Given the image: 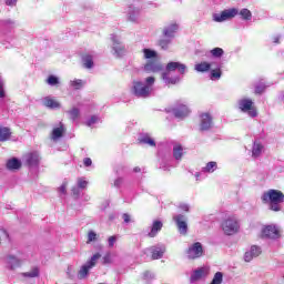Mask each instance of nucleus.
<instances>
[{
  "label": "nucleus",
  "mask_w": 284,
  "mask_h": 284,
  "mask_svg": "<svg viewBox=\"0 0 284 284\" xmlns=\"http://www.w3.org/2000/svg\"><path fill=\"white\" fill-rule=\"evenodd\" d=\"M64 132H65V128H63V123H60L59 128L53 129L51 133V139L53 141H57V139H61V136H63Z\"/></svg>",
  "instance_id": "aec40b11"
},
{
  "label": "nucleus",
  "mask_w": 284,
  "mask_h": 284,
  "mask_svg": "<svg viewBox=\"0 0 284 284\" xmlns=\"http://www.w3.org/2000/svg\"><path fill=\"white\" fill-rule=\"evenodd\" d=\"M99 284H104V283H99Z\"/></svg>",
  "instance_id": "0e129e2a"
},
{
  "label": "nucleus",
  "mask_w": 284,
  "mask_h": 284,
  "mask_svg": "<svg viewBox=\"0 0 284 284\" xmlns=\"http://www.w3.org/2000/svg\"><path fill=\"white\" fill-rule=\"evenodd\" d=\"M82 61H83L84 68H87L88 70L94 68V61L92 60V55L83 54L82 55Z\"/></svg>",
  "instance_id": "b1692460"
},
{
  "label": "nucleus",
  "mask_w": 284,
  "mask_h": 284,
  "mask_svg": "<svg viewBox=\"0 0 284 284\" xmlns=\"http://www.w3.org/2000/svg\"><path fill=\"white\" fill-rule=\"evenodd\" d=\"M156 81V79H154V77H148L145 79V83L144 85H149V88H152L153 83Z\"/></svg>",
  "instance_id": "09e8293b"
},
{
  "label": "nucleus",
  "mask_w": 284,
  "mask_h": 284,
  "mask_svg": "<svg viewBox=\"0 0 284 284\" xmlns=\"http://www.w3.org/2000/svg\"><path fill=\"white\" fill-rule=\"evenodd\" d=\"M203 276H205V268H203V267L197 268L191 275V281L193 283L196 282V281H201V278H203Z\"/></svg>",
  "instance_id": "5701e85b"
},
{
  "label": "nucleus",
  "mask_w": 284,
  "mask_h": 284,
  "mask_svg": "<svg viewBox=\"0 0 284 284\" xmlns=\"http://www.w3.org/2000/svg\"><path fill=\"white\" fill-rule=\"evenodd\" d=\"M60 194H68V182H63L62 185L59 187Z\"/></svg>",
  "instance_id": "a18cd8bd"
},
{
  "label": "nucleus",
  "mask_w": 284,
  "mask_h": 284,
  "mask_svg": "<svg viewBox=\"0 0 284 284\" xmlns=\"http://www.w3.org/2000/svg\"><path fill=\"white\" fill-rule=\"evenodd\" d=\"M261 236L262 239H281V229L274 224L265 225L262 229Z\"/></svg>",
  "instance_id": "0eeeda50"
},
{
  "label": "nucleus",
  "mask_w": 284,
  "mask_h": 284,
  "mask_svg": "<svg viewBox=\"0 0 284 284\" xmlns=\"http://www.w3.org/2000/svg\"><path fill=\"white\" fill-rule=\"evenodd\" d=\"M99 239V235L94 231H89L87 243L90 244Z\"/></svg>",
  "instance_id": "e433bc0d"
},
{
  "label": "nucleus",
  "mask_w": 284,
  "mask_h": 284,
  "mask_svg": "<svg viewBox=\"0 0 284 284\" xmlns=\"http://www.w3.org/2000/svg\"><path fill=\"white\" fill-rule=\"evenodd\" d=\"M43 105L45 108H50L51 110H57L61 108V104L54 100V98L45 97L43 101Z\"/></svg>",
  "instance_id": "a211bd4d"
},
{
  "label": "nucleus",
  "mask_w": 284,
  "mask_h": 284,
  "mask_svg": "<svg viewBox=\"0 0 284 284\" xmlns=\"http://www.w3.org/2000/svg\"><path fill=\"white\" fill-rule=\"evenodd\" d=\"M99 121V118L97 115H92L91 119L87 122L88 128H92L94 123Z\"/></svg>",
  "instance_id": "c03bdc74"
},
{
  "label": "nucleus",
  "mask_w": 284,
  "mask_h": 284,
  "mask_svg": "<svg viewBox=\"0 0 284 284\" xmlns=\"http://www.w3.org/2000/svg\"><path fill=\"white\" fill-rule=\"evenodd\" d=\"M173 156L176 161H181V159H183V146L181 144H176L173 148Z\"/></svg>",
  "instance_id": "bb28decb"
},
{
  "label": "nucleus",
  "mask_w": 284,
  "mask_h": 284,
  "mask_svg": "<svg viewBox=\"0 0 284 284\" xmlns=\"http://www.w3.org/2000/svg\"><path fill=\"white\" fill-rule=\"evenodd\" d=\"M261 152H263V146L261 143H255L253 145L252 154L253 156H261Z\"/></svg>",
  "instance_id": "72a5a7b5"
},
{
  "label": "nucleus",
  "mask_w": 284,
  "mask_h": 284,
  "mask_svg": "<svg viewBox=\"0 0 284 284\" xmlns=\"http://www.w3.org/2000/svg\"><path fill=\"white\" fill-rule=\"evenodd\" d=\"M9 261H16L17 265H19V261H17L14 256H9Z\"/></svg>",
  "instance_id": "bf43d9fd"
},
{
  "label": "nucleus",
  "mask_w": 284,
  "mask_h": 284,
  "mask_svg": "<svg viewBox=\"0 0 284 284\" xmlns=\"http://www.w3.org/2000/svg\"><path fill=\"white\" fill-rule=\"evenodd\" d=\"M2 234H4L7 239L10 236L6 230H2Z\"/></svg>",
  "instance_id": "680f3d73"
},
{
  "label": "nucleus",
  "mask_w": 284,
  "mask_h": 284,
  "mask_svg": "<svg viewBox=\"0 0 284 284\" xmlns=\"http://www.w3.org/2000/svg\"><path fill=\"white\" fill-rule=\"evenodd\" d=\"M265 92V85H257L255 88V94H263Z\"/></svg>",
  "instance_id": "8fccbe9b"
},
{
  "label": "nucleus",
  "mask_w": 284,
  "mask_h": 284,
  "mask_svg": "<svg viewBox=\"0 0 284 284\" xmlns=\"http://www.w3.org/2000/svg\"><path fill=\"white\" fill-rule=\"evenodd\" d=\"M39 153L38 152H31L26 155V162L28 165H39Z\"/></svg>",
  "instance_id": "f3484780"
},
{
  "label": "nucleus",
  "mask_w": 284,
  "mask_h": 284,
  "mask_svg": "<svg viewBox=\"0 0 284 284\" xmlns=\"http://www.w3.org/2000/svg\"><path fill=\"white\" fill-rule=\"evenodd\" d=\"M252 256H258L261 254V247L254 245L251 247Z\"/></svg>",
  "instance_id": "49530a36"
},
{
  "label": "nucleus",
  "mask_w": 284,
  "mask_h": 284,
  "mask_svg": "<svg viewBox=\"0 0 284 284\" xmlns=\"http://www.w3.org/2000/svg\"><path fill=\"white\" fill-rule=\"evenodd\" d=\"M179 30V24L173 23L169 28L163 30L164 39H160L158 42V45L162 50H168L170 48V44L172 43V39H174V32Z\"/></svg>",
  "instance_id": "7ed1b4c3"
},
{
  "label": "nucleus",
  "mask_w": 284,
  "mask_h": 284,
  "mask_svg": "<svg viewBox=\"0 0 284 284\" xmlns=\"http://www.w3.org/2000/svg\"><path fill=\"white\" fill-rule=\"evenodd\" d=\"M91 270L92 268L88 263L83 264L78 272V278H80V281H83V278H88V274H90Z\"/></svg>",
  "instance_id": "6ab92c4d"
},
{
  "label": "nucleus",
  "mask_w": 284,
  "mask_h": 284,
  "mask_svg": "<svg viewBox=\"0 0 284 284\" xmlns=\"http://www.w3.org/2000/svg\"><path fill=\"white\" fill-rule=\"evenodd\" d=\"M222 74L223 72L221 71V69H214L211 71V79H221Z\"/></svg>",
  "instance_id": "ea45409f"
},
{
  "label": "nucleus",
  "mask_w": 284,
  "mask_h": 284,
  "mask_svg": "<svg viewBox=\"0 0 284 284\" xmlns=\"http://www.w3.org/2000/svg\"><path fill=\"white\" fill-rule=\"evenodd\" d=\"M161 70H163V64L159 62V58L155 60H148V62L144 64V71H146L149 74H155L156 72H161Z\"/></svg>",
  "instance_id": "9d476101"
},
{
  "label": "nucleus",
  "mask_w": 284,
  "mask_h": 284,
  "mask_svg": "<svg viewBox=\"0 0 284 284\" xmlns=\"http://www.w3.org/2000/svg\"><path fill=\"white\" fill-rule=\"evenodd\" d=\"M221 283H223V273L216 272L210 284H221Z\"/></svg>",
  "instance_id": "c9c22d12"
},
{
  "label": "nucleus",
  "mask_w": 284,
  "mask_h": 284,
  "mask_svg": "<svg viewBox=\"0 0 284 284\" xmlns=\"http://www.w3.org/2000/svg\"><path fill=\"white\" fill-rule=\"evenodd\" d=\"M99 258H101V253H95L92 255L90 261L87 262L89 267L92 270V267H97V263H99Z\"/></svg>",
  "instance_id": "c85d7f7f"
},
{
  "label": "nucleus",
  "mask_w": 284,
  "mask_h": 284,
  "mask_svg": "<svg viewBox=\"0 0 284 284\" xmlns=\"http://www.w3.org/2000/svg\"><path fill=\"white\" fill-rule=\"evenodd\" d=\"M200 119V130L202 132H205V130H210V128H212V115L210 113H202Z\"/></svg>",
  "instance_id": "9b49d317"
},
{
  "label": "nucleus",
  "mask_w": 284,
  "mask_h": 284,
  "mask_svg": "<svg viewBox=\"0 0 284 284\" xmlns=\"http://www.w3.org/2000/svg\"><path fill=\"white\" fill-rule=\"evenodd\" d=\"M71 85L75 89V90H81V88H83V81L82 80H74Z\"/></svg>",
  "instance_id": "37998d69"
},
{
  "label": "nucleus",
  "mask_w": 284,
  "mask_h": 284,
  "mask_svg": "<svg viewBox=\"0 0 284 284\" xmlns=\"http://www.w3.org/2000/svg\"><path fill=\"white\" fill-rule=\"evenodd\" d=\"M12 136V132L10 131V128L3 126L0 128V141H9V139Z\"/></svg>",
  "instance_id": "4be33fe9"
},
{
  "label": "nucleus",
  "mask_w": 284,
  "mask_h": 284,
  "mask_svg": "<svg viewBox=\"0 0 284 284\" xmlns=\"http://www.w3.org/2000/svg\"><path fill=\"white\" fill-rule=\"evenodd\" d=\"M162 79L166 85H176V83H179V78H170L168 72L162 73Z\"/></svg>",
  "instance_id": "393cba45"
},
{
  "label": "nucleus",
  "mask_w": 284,
  "mask_h": 284,
  "mask_svg": "<svg viewBox=\"0 0 284 284\" xmlns=\"http://www.w3.org/2000/svg\"><path fill=\"white\" fill-rule=\"evenodd\" d=\"M262 203L268 205L272 212H281V203H284V193L281 190L270 189L262 194Z\"/></svg>",
  "instance_id": "f257e3e1"
},
{
  "label": "nucleus",
  "mask_w": 284,
  "mask_h": 284,
  "mask_svg": "<svg viewBox=\"0 0 284 284\" xmlns=\"http://www.w3.org/2000/svg\"><path fill=\"white\" fill-rule=\"evenodd\" d=\"M116 243V236L112 235L109 237V247H114V244Z\"/></svg>",
  "instance_id": "864d4df0"
},
{
  "label": "nucleus",
  "mask_w": 284,
  "mask_h": 284,
  "mask_svg": "<svg viewBox=\"0 0 284 284\" xmlns=\"http://www.w3.org/2000/svg\"><path fill=\"white\" fill-rule=\"evenodd\" d=\"M216 168H219L216 162L211 161V162L206 163L205 168L203 169V172H207L209 174H212V172H214L216 170Z\"/></svg>",
  "instance_id": "c756f323"
},
{
  "label": "nucleus",
  "mask_w": 284,
  "mask_h": 284,
  "mask_svg": "<svg viewBox=\"0 0 284 284\" xmlns=\"http://www.w3.org/2000/svg\"><path fill=\"white\" fill-rule=\"evenodd\" d=\"M144 59H148L149 61H153L158 59L156 51L151 49H143Z\"/></svg>",
  "instance_id": "cd10ccee"
},
{
  "label": "nucleus",
  "mask_w": 284,
  "mask_h": 284,
  "mask_svg": "<svg viewBox=\"0 0 284 284\" xmlns=\"http://www.w3.org/2000/svg\"><path fill=\"white\" fill-rule=\"evenodd\" d=\"M102 265H108L110 263H112V256L110 255V253H106L102 260H101Z\"/></svg>",
  "instance_id": "a19ab883"
},
{
  "label": "nucleus",
  "mask_w": 284,
  "mask_h": 284,
  "mask_svg": "<svg viewBox=\"0 0 284 284\" xmlns=\"http://www.w3.org/2000/svg\"><path fill=\"white\" fill-rule=\"evenodd\" d=\"M113 51L118 59L125 57V45L121 44V42L116 39H113Z\"/></svg>",
  "instance_id": "2eb2a0df"
},
{
  "label": "nucleus",
  "mask_w": 284,
  "mask_h": 284,
  "mask_svg": "<svg viewBox=\"0 0 284 284\" xmlns=\"http://www.w3.org/2000/svg\"><path fill=\"white\" fill-rule=\"evenodd\" d=\"M212 64L209 62H200L195 64L196 72H210Z\"/></svg>",
  "instance_id": "a878e982"
},
{
  "label": "nucleus",
  "mask_w": 284,
  "mask_h": 284,
  "mask_svg": "<svg viewBox=\"0 0 284 284\" xmlns=\"http://www.w3.org/2000/svg\"><path fill=\"white\" fill-rule=\"evenodd\" d=\"M131 92L138 99H148V97H150L152 93V88H150V85L143 84L141 81L134 80Z\"/></svg>",
  "instance_id": "20e7f679"
},
{
  "label": "nucleus",
  "mask_w": 284,
  "mask_h": 284,
  "mask_svg": "<svg viewBox=\"0 0 284 284\" xmlns=\"http://www.w3.org/2000/svg\"><path fill=\"white\" fill-rule=\"evenodd\" d=\"M139 143L142 145H150V148H156V142L150 134H144L138 139Z\"/></svg>",
  "instance_id": "dca6fc26"
},
{
  "label": "nucleus",
  "mask_w": 284,
  "mask_h": 284,
  "mask_svg": "<svg viewBox=\"0 0 284 284\" xmlns=\"http://www.w3.org/2000/svg\"><path fill=\"white\" fill-rule=\"evenodd\" d=\"M78 187H80V190H85L88 187V181H85L84 178H79Z\"/></svg>",
  "instance_id": "58836bf2"
},
{
  "label": "nucleus",
  "mask_w": 284,
  "mask_h": 284,
  "mask_svg": "<svg viewBox=\"0 0 284 284\" xmlns=\"http://www.w3.org/2000/svg\"><path fill=\"white\" fill-rule=\"evenodd\" d=\"M122 219H123L124 223H130V215L128 213H124L122 215Z\"/></svg>",
  "instance_id": "4d7b16f0"
},
{
  "label": "nucleus",
  "mask_w": 284,
  "mask_h": 284,
  "mask_svg": "<svg viewBox=\"0 0 284 284\" xmlns=\"http://www.w3.org/2000/svg\"><path fill=\"white\" fill-rule=\"evenodd\" d=\"M221 230L225 236H234V234H239L241 224H239L236 216L230 215L221 222Z\"/></svg>",
  "instance_id": "f03ea898"
},
{
  "label": "nucleus",
  "mask_w": 284,
  "mask_h": 284,
  "mask_svg": "<svg viewBox=\"0 0 284 284\" xmlns=\"http://www.w3.org/2000/svg\"><path fill=\"white\" fill-rule=\"evenodd\" d=\"M163 254H165V248L153 250L152 251V260L153 261H159V258H163Z\"/></svg>",
  "instance_id": "2f4dec72"
},
{
  "label": "nucleus",
  "mask_w": 284,
  "mask_h": 284,
  "mask_svg": "<svg viewBox=\"0 0 284 284\" xmlns=\"http://www.w3.org/2000/svg\"><path fill=\"white\" fill-rule=\"evenodd\" d=\"M240 14H241L242 19H244V21L252 20V11H250L248 9H242L240 11Z\"/></svg>",
  "instance_id": "473e14b6"
},
{
  "label": "nucleus",
  "mask_w": 284,
  "mask_h": 284,
  "mask_svg": "<svg viewBox=\"0 0 284 284\" xmlns=\"http://www.w3.org/2000/svg\"><path fill=\"white\" fill-rule=\"evenodd\" d=\"M6 6H17V0H6Z\"/></svg>",
  "instance_id": "6e6d98bb"
},
{
  "label": "nucleus",
  "mask_w": 284,
  "mask_h": 284,
  "mask_svg": "<svg viewBox=\"0 0 284 284\" xmlns=\"http://www.w3.org/2000/svg\"><path fill=\"white\" fill-rule=\"evenodd\" d=\"M0 99H6V90L3 89V80L0 77Z\"/></svg>",
  "instance_id": "de8ad7c7"
},
{
  "label": "nucleus",
  "mask_w": 284,
  "mask_h": 284,
  "mask_svg": "<svg viewBox=\"0 0 284 284\" xmlns=\"http://www.w3.org/2000/svg\"><path fill=\"white\" fill-rule=\"evenodd\" d=\"M47 83L49 85H59V78H57L55 75H49L47 79Z\"/></svg>",
  "instance_id": "4c0bfd02"
},
{
  "label": "nucleus",
  "mask_w": 284,
  "mask_h": 284,
  "mask_svg": "<svg viewBox=\"0 0 284 284\" xmlns=\"http://www.w3.org/2000/svg\"><path fill=\"white\" fill-rule=\"evenodd\" d=\"M187 257L194 261V258H201L203 256V245L200 242H195L186 251Z\"/></svg>",
  "instance_id": "6e6552de"
},
{
  "label": "nucleus",
  "mask_w": 284,
  "mask_h": 284,
  "mask_svg": "<svg viewBox=\"0 0 284 284\" xmlns=\"http://www.w3.org/2000/svg\"><path fill=\"white\" fill-rule=\"evenodd\" d=\"M70 119H72V121H77V119H79V116H81V111L78 108H73L70 111H68Z\"/></svg>",
  "instance_id": "7c9ffc66"
},
{
  "label": "nucleus",
  "mask_w": 284,
  "mask_h": 284,
  "mask_svg": "<svg viewBox=\"0 0 284 284\" xmlns=\"http://www.w3.org/2000/svg\"><path fill=\"white\" fill-rule=\"evenodd\" d=\"M236 14H239V9H226L221 13H214L213 21H215V23H223V21H230V19H234Z\"/></svg>",
  "instance_id": "423d86ee"
},
{
  "label": "nucleus",
  "mask_w": 284,
  "mask_h": 284,
  "mask_svg": "<svg viewBox=\"0 0 284 284\" xmlns=\"http://www.w3.org/2000/svg\"><path fill=\"white\" fill-rule=\"evenodd\" d=\"M73 196H75V199H79V194H81V191L79 190V187L73 186L71 190Z\"/></svg>",
  "instance_id": "603ef678"
},
{
  "label": "nucleus",
  "mask_w": 284,
  "mask_h": 284,
  "mask_svg": "<svg viewBox=\"0 0 284 284\" xmlns=\"http://www.w3.org/2000/svg\"><path fill=\"white\" fill-rule=\"evenodd\" d=\"M174 116L176 119H185L190 114V109L185 104H180L178 108L173 109Z\"/></svg>",
  "instance_id": "4468645a"
},
{
  "label": "nucleus",
  "mask_w": 284,
  "mask_h": 284,
  "mask_svg": "<svg viewBox=\"0 0 284 284\" xmlns=\"http://www.w3.org/2000/svg\"><path fill=\"white\" fill-rule=\"evenodd\" d=\"M239 108L241 112H246L248 116H252V119L258 116V112L256 111V106L254 105V101H252V99L244 98L240 100Z\"/></svg>",
  "instance_id": "39448f33"
},
{
  "label": "nucleus",
  "mask_w": 284,
  "mask_h": 284,
  "mask_svg": "<svg viewBox=\"0 0 284 284\" xmlns=\"http://www.w3.org/2000/svg\"><path fill=\"white\" fill-rule=\"evenodd\" d=\"M7 170H20L21 168V161L17 158H12L7 161Z\"/></svg>",
  "instance_id": "412c9836"
},
{
  "label": "nucleus",
  "mask_w": 284,
  "mask_h": 284,
  "mask_svg": "<svg viewBox=\"0 0 284 284\" xmlns=\"http://www.w3.org/2000/svg\"><path fill=\"white\" fill-rule=\"evenodd\" d=\"M187 67L181 62H169L166 64V72H175L178 70L180 74H185V70Z\"/></svg>",
  "instance_id": "f8f14e48"
},
{
  "label": "nucleus",
  "mask_w": 284,
  "mask_h": 284,
  "mask_svg": "<svg viewBox=\"0 0 284 284\" xmlns=\"http://www.w3.org/2000/svg\"><path fill=\"white\" fill-rule=\"evenodd\" d=\"M252 258H254V255H252L251 252H246V253L244 254V261H245L246 263H250V261H252Z\"/></svg>",
  "instance_id": "3c124183"
},
{
  "label": "nucleus",
  "mask_w": 284,
  "mask_h": 284,
  "mask_svg": "<svg viewBox=\"0 0 284 284\" xmlns=\"http://www.w3.org/2000/svg\"><path fill=\"white\" fill-rule=\"evenodd\" d=\"M173 221L176 224L179 233L182 234V236H187V222L185 221V215H175L173 216Z\"/></svg>",
  "instance_id": "1a4fd4ad"
},
{
  "label": "nucleus",
  "mask_w": 284,
  "mask_h": 284,
  "mask_svg": "<svg viewBox=\"0 0 284 284\" xmlns=\"http://www.w3.org/2000/svg\"><path fill=\"white\" fill-rule=\"evenodd\" d=\"M24 276H28L29 278H36V276H39V268H33L31 272L24 273Z\"/></svg>",
  "instance_id": "79ce46f5"
},
{
  "label": "nucleus",
  "mask_w": 284,
  "mask_h": 284,
  "mask_svg": "<svg viewBox=\"0 0 284 284\" xmlns=\"http://www.w3.org/2000/svg\"><path fill=\"white\" fill-rule=\"evenodd\" d=\"M211 54L215 59H221V57H223V54H224V51L222 48H214L213 50H211Z\"/></svg>",
  "instance_id": "f704fd0d"
},
{
  "label": "nucleus",
  "mask_w": 284,
  "mask_h": 284,
  "mask_svg": "<svg viewBox=\"0 0 284 284\" xmlns=\"http://www.w3.org/2000/svg\"><path fill=\"white\" fill-rule=\"evenodd\" d=\"M83 165H84V168H90V165H92V159L84 158L83 159Z\"/></svg>",
  "instance_id": "5fc2aeb1"
},
{
  "label": "nucleus",
  "mask_w": 284,
  "mask_h": 284,
  "mask_svg": "<svg viewBox=\"0 0 284 284\" xmlns=\"http://www.w3.org/2000/svg\"><path fill=\"white\" fill-rule=\"evenodd\" d=\"M133 172H135V173H139V172H141V168H139V166H135V168L133 169Z\"/></svg>",
  "instance_id": "13d9d810"
},
{
  "label": "nucleus",
  "mask_w": 284,
  "mask_h": 284,
  "mask_svg": "<svg viewBox=\"0 0 284 284\" xmlns=\"http://www.w3.org/2000/svg\"><path fill=\"white\" fill-rule=\"evenodd\" d=\"M182 210H184V212H189L190 209L187 207V205H183Z\"/></svg>",
  "instance_id": "052dcab7"
},
{
  "label": "nucleus",
  "mask_w": 284,
  "mask_h": 284,
  "mask_svg": "<svg viewBox=\"0 0 284 284\" xmlns=\"http://www.w3.org/2000/svg\"><path fill=\"white\" fill-rule=\"evenodd\" d=\"M11 270H14V265H11Z\"/></svg>",
  "instance_id": "e2e57ef3"
},
{
  "label": "nucleus",
  "mask_w": 284,
  "mask_h": 284,
  "mask_svg": "<svg viewBox=\"0 0 284 284\" xmlns=\"http://www.w3.org/2000/svg\"><path fill=\"white\" fill-rule=\"evenodd\" d=\"M163 230V222L160 220H154L151 225V231L148 233L149 239H154L158 236L159 232Z\"/></svg>",
  "instance_id": "ddd939ff"
}]
</instances>
